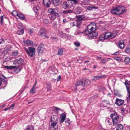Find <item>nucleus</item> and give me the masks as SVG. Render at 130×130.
<instances>
[{
	"label": "nucleus",
	"instance_id": "f257e3e1",
	"mask_svg": "<svg viewBox=\"0 0 130 130\" xmlns=\"http://www.w3.org/2000/svg\"><path fill=\"white\" fill-rule=\"evenodd\" d=\"M96 24L94 23L90 24L87 27V30L83 32H80L78 34L82 33L86 38L92 39L94 37H97V32L95 31L96 30Z\"/></svg>",
	"mask_w": 130,
	"mask_h": 130
},
{
	"label": "nucleus",
	"instance_id": "f03ea898",
	"mask_svg": "<svg viewBox=\"0 0 130 130\" xmlns=\"http://www.w3.org/2000/svg\"><path fill=\"white\" fill-rule=\"evenodd\" d=\"M117 35L116 33H111L110 32H106L105 34H102L100 37L98 41H103L105 39L108 38L111 39L115 38Z\"/></svg>",
	"mask_w": 130,
	"mask_h": 130
},
{
	"label": "nucleus",
	"instance_id": "7ed1b4c3",
	"mask_svg": "<svg viewBox=\"0 0 130 130\" xmlns=\"http://www.w3.org/2000/svg\"><path fill=\"white\" fill-rule=\"evenodd\" d=\"M24 50L28 55L30 57H34L35 54V49L34 47H29L28 49L25 48Z\"/></svg>",
	"mask_w": 130,
	"mask_h": 130
},
{
	"label": "nucleus",
	"instance_id": "20e7f679",
	"mask_svg": "<svg viewBox=\"0 0 130 130\" xmlns=\"http://www.w3.org/2000/svg\"><path fill=\"white\" fill-rule=\"evenodd\" d=\"M5 68L9 69H14V71L16 73H18L22 69V68L20 66H5Z\"/></svg>",
	"mask_w": 130,
	"mask_h": 130
},
{
	"label": "nucleus",
	"instance_id": "39448f33",
	"mask_svg": "<svg viewBox=\"0 0 130 130\" xmlns=\"http://www.w3.org/2000/svg\"><path fill=\"white\" fill-rule=\"evenodd\" d=\"M112 119L113 125H116L118 123V121L119 120V116L116 113H114L110 115Z\"/></svg>",
	"mask_w": 130,
	"mask_h": 130
},
{
	"label": "nucleus",
	"instance_id": "423d86ee",
	"mask_svg": "<svg viewBox=\"0 0 130 130\" xmlns=\"http://www.w3.org/2000/svg\"><path fill=\"white\" fill-rule=\"evenodd\" d=\"M51 122V124L49 125V127L50 130H55L58 128V123L53 122Z\"/></svg>",
	"mask_w": 130,
	"mask_h": 130
},
{
	"label": "nucleus",
	"instance_id": "0eeeda50",
	"mask_svg": "<svg viewBox=\"0 0 130 130\" xmlns=\"http://www.w3.org/2000/svg\"><path fill=\"white\" fill-rule=\"evenodd\" d=\"M47 31L44 28H41L39 33V36L46 38H48V36L46 35Z\"/></svg>",
	"mask_w": 130,
	"mask_h": 130
},
{
	"label": "nucleus",
	"instance_id": "6e6552de",
	"mask_svg": "<svg viewBox=\"0 0 130 130\" xmlns=\"http://www.w3.org/2000/svg\"><path fill=\"white\" fill-rule=\"evenodd\" d=\"M45 50L44 45L42 44H40L37 49V51L38 53V55H39V54H42Z\"/></svg>",
	"mask_w": 130,
	"mask_h": 130
},
{
	"label": "nucleus",
	"instance_id": "1a4fd4ad",
	"mask_svg": "<svg viewBox=\"0 0 130 130\" xmlns=\"http://www.w3.org/2000/svg\"><path fill=\"white\" fill-rule=\"evenodd\" d=\"M48 11L50 14H54L58 16V10L57 9L50 8L48 9Z\"/></svg>",
	"mask_w": 130,
	"mask_h": 130
},
{
	"label": "nucleus",
	"instance_id": "9d476101",
	"mask_svg": "<svg viewBox=\"0 0 130 130\" xmlns=\"http://www.w3.org/2000/svg\"><path fill=\"white\" fill-rule=\"evenodd\" d=\"M119 7H113L111 10V13L113 14L119 15Z\"/></svg>",
	"mask_w": 130,
	"mask_h": 130
},
{
	"label": "nucleus",
	"instance_id": "9b49d317",
	"mask_svg": "<svg viewBox=\"0 0 130 130\" xmlns=\"http://www.w3.org/2000/svg\"><path fill=\"white\" fill-rule=\"evenodd\" d=\"M124 84L126 86L128 94L130 93V82L126 80Z\"/></svg>",
	"mask_w": 130,
	"mask_h": 130
},
{
	"label": "nucleus",
	"instance_id": "f8f14e48",
	"mask_svg": "<svg viewBox=\"0 0 130 130\" xmlns=\"http://www.w3.org/2000/svg\"><path fill=\"white\" fill-rule=\"evenodd\" d=\"M23 62V60L21 58L18 59H17L13 61V63L14 65L20 66L22 64Z\"/></svg>",
	"mask_w": 130,
	"mask_h": 130
},
{
	"label": "nucleus",
	"instance_id": "ddd939ff",
	"mask_svg": "<svg viewBox=\"0 0 130 130\" xmlns=\"http://www.w3.org/2000/svg\"><path fill=\"white\" fill-rule=\"evenodd\" d=\"M117 46L121 49L124 48L125 46L124 41L122 40H120L118 43Z\"/></svg>",
	"mask_w": 130,
	"mask_h": 130
},
{
	"label": "nucleus",
	"instance_id": "4468645a",
	"mask_svg": "<svg viewBox=\"0 0 130 130\" xmlns=\"http://www.w3.org/2000/svg\"><path fill=\"white\" fill-rule=\"evenodd\" d=\"M124 100L117 98L116 100L115 104L118 105L120 106L122 105L124 103Z\"/></svg>",
	"mask_w": 130,
	"mask_h": 130
},
{
	"label": "nucleus",
	"instance_id": "2eb2a0df",
	"mask_svg": "<svg viewBox=\"0 0 130 130\" xmlns=\"http://www.w3.org/2000/svg\"><path fill=\"white\" fill-rule=\"evenodd\" d=\"M67 3L69 5V7L70 8L73 6V3L75 4H76L77 3V0H68Z\"/></svg>",
	"mask_w": 130,
	"mask_h": 130
},
{
	"label": "nucleus",
	"instance_id": "dca6fc26",
	"mask_svg": "<svg viewBox=\"0 0 130 130\" xmlns=\"http://www.w3.org/2000/svg\"><path fill=\"white\" fill-rule=\"evenodd\" d=\"M58 118L57 116L53 115L51 116L50 122H56L58 123Z\"/></svg>",
	"mask_w": 130,
	"mask_h": 130
},
{
	"label": "nucleus",
	"instance_id": "f3484780",
	"mask_svg": "<svg viewBox=\"0 0 130 130\" xmlns=\"http://www.w3.org/2000/svg\"><path fill=\"white\" fill-rule=\"evenodd\" d=\"M83 86H87L89 85L90 84V81L89 80L86 79L85 80L83 79Z\"/></svg>",
	"mask_w": 130,
	"mask_h": 130
},
{
	"label": "nucleus",
	"instance_id": "a211bd4d",
	"mask_svg": "<svg viewBox=\"0 0 130 130\" xmlns=\"http://www.w3.org/2000/svg\"><path fill=\"white\" fill-rule=\"evenodd\" d=\"M119 15L123 14L126 11V9L124 7H119Z\"/></svg>",
	"mask_w": 130,
	"mask_h": 130
},
{
	"label": "nucleus",
	"instance_id": "6ab92c4d",
	"mask_svg": "<svg viewBox=\"0 0 130 130\" xmlns=\"http://www.w3.org/2000/svg\"><path fill=\"white\" fill-rule=\"evenodd\" d=\"M44 5L47 7H50L51 4V2L50 0H43Z\"/></svg>",
	"mask_w": 130,
	"mask_h": 130
},
{
	"label": "nucleus",
	"instance_id": "aec40b11",
	"mask_svg": "<svg viewBox=\"0 0 130 130\" xmlns=\"http://www.w3.org/2000/svg\"><path fill=\"white\" fill-rule=\"evenodd\" d=\"M66 118V114L64 112L63 113H62L60 115L61 120L60 122V123H62L63 122Z\"/></svg>",
	"mask_w": 130,
	"mask_h": 130
},
{
	"label": "nucleus",
	"instance_id": "412c9836",
	"mask_svg": "<svg viewBox=\"0 0 130 130\" xmlns=\"http://www.w3.org/2000/svg\"><path fill=\"white\" fill-rule=\"evenodd\" d=\"M77 19L76 20V22L78 23V24L79 25H80L81 23L80 22L82 21L84 19L81 15H79L77 17Z\"/></svg>",
	"mask_w": 130,
	"mask_h": 130
},
{
	"label": "nucleus",
	"instance_id": "4be33fe9",
	"mask_svg": "<svg viewBox=\"0 0 130 130\" xmlns=\"http://www.w3.org/2000/svg\"><path fill=\"white\" fill-rule=\"evenodd\" d=\"M83 79H81L76 82L75 84V85L76 87L78 86H83Z\"/></svg>",
	"mask_w": 130,
	"mask_h": 130
},
{
	"label": "nucleus",
	"instance_id": "5701e85b",
	"mask_svg": "<svg viewBox=\"0 0 130 130\" xmlns=\"http://www.w3.org/2000/svg\"><path fill=\"white\" fill-rule=\"evenodd\" d=\"M17 17L18 18L20 19L21 20H25L24 15L22 13H20L18 14Z\"/></svg>",
	"mask_w": 130,
	"mask_h": 130
},
{
	"label": "nucleus",
	"instance_id": "b1692460",
	"mask_svg": "<svg viewBox=\"0 0 130 130\" xmlns=\"http://www.w3.org/2000/svg\"><path fill=\"white\" fill-rule=\"evenodd\" d=\"M52 1L54 5L56 6H58L60 4L59 0H52Z\"/></svg>",
	"mask_w": 130,
	"mask_h": 130
},
{
	"label": "nucleus",
	"instance_id": "393cba45",
	"mask_svg": "<svg viewBox=\"0 0 130 130\" xmlns=\"http://www.w3.org/2000/svg\"><path fill=\"white\" fill-rule=\"evenodd\" d=\"M24 43L26 45H32L33 43V42L29 40H27L24 41Z\"/></svg>",
	"mask_w": 130,
	"mask_h": 130
},
{
	"label": "nucleus",
	"instance_id": "a878e982",
	"mask_svg": "<svg viewBox=\"0 0 130 130\" xmlns=\"http://www.w3.org/2000/svg\"><path fill=\"white\" fill-rule=\"evenodd\" d=\"M67 3H68V2H65L63 3V7L64 9H66L67 8H70L69 6V5Z\"/></svg>",
	"mask_w": 130,
	"mask_h": 130
},
{
	"label": "nucleus",
	"instance_id": "bb28decb",
	"mask_svg": "<svg viewBox=\"0 0 130 130\" xmlns=\"http://www.w3.org/2000/svg\"><path fill=\"white\" fill-rule=\"evenodd\" d=\"M73 12V10H64L62 12V13L64 14H68V13H72Z\"/></svg>",
	"mask_w": 130,
	"mask_h": 130
},
{
	"label": "nucleus",
	"instance_id": "cd10ccee",
	"mask_svg": "<svg viewBox=\"0 0 130 130\" xmlns=\"http://www.w3.org/2000/svg\"><path fill=\"white\" fill-rule=\"evenodd\" d=\"M98 7L93 6H88L87 7V9L89 11H91L93 10V9H98Z\"/></svg>",
	"mask_w": 130,
	"mask_h": 130
},
{
	"label": "nucleus",
	"instance_id": "c85d7f7f",
	"mask_svg": "<svg viewBox=\"0 0 130 130\" xmlns=\"http://www.w3.org/2000/svg\"><path fill=\"white\" fill-rule=\"evenodd\" d=\"M58 16V15H55L54 14H50L49 15V18L51 20H54L56 18V17Z\"/></svg>",
	"mask_w": 130,
	"mask_h": 130
},
{
	"label": "nucleus",
	"instance_id": "c756f323",
	"mask_svg": "<svg viewBox=\"0 0 130 130\" xmlns=\"http://www.w3.org/2000/svg\"><path fill=\"white\" fill-rule=\"evenodd\" d=\"M14 104H12L10 107L6 108L4 109V110L5 111L7 110H9L10 109H13L14 108Z\"/></svg>",
	"mask_w": 130,
	"mask_h": 130
},
{
	"label": "nucleus",
	"instance_id": "7c9ffc66",
	"mask_svg": "<svg viewBox=\"0 0 130 130\" xmlns=\"http://www.w3.org/2000/svg\"><path fill=\"white\" fill-rule=\"evenodd\" d=\"M102 103L104 107H106L108 104H109V102L108 101L105 100L102 101Z\"/></svg>",
	"mask_w": 130,
	"mask_h": 130
},
{
	"label": "nucleus",
	"instance_id": "2f4dec72",
	"mask_svg": "<svg viewBox=\"0 0 130 130\" xmlns=\"http://www.w3.org/2000/svg\"><path fill=\"white\" fill-rule=\"evenodd\" d=\"M70 26L72 27H73L75 26H77L78 27L79 24H78V23L76 22H72L70 24Z\"/></svg>",
	"mask_w": 130,
	"mask_h": 130
},
{
	"label": "nucleus",
	"instance_id": "473e14b6",
	"mask_svg": "<svg viewBox=\"0 0 130 130\" xmlns=\"http://www.w3.org/2000/svg\"><path fill=\"white\" fill-rule=\"evenodd\" d=\"M63 51L62 48L59 49L58 50L57 54L60 55H63Z\"/></svg>",
	"mask_w": 130,
	"mask_h": 130
},
{
	"label": "nucleus",
	"instance_id": "72a5a7b5",
	"mask_svg": "<svg viewBox=\"0 0 130 130\" xmlns=\"http://www.w3.org/2000/svg\"><path fill=\"white\" fill-rule=\"evenodd\" d=\"M35 85H34L32 89L30 91V93H35Z\"/></svg>",
	"mask_w": 130,
	"mask_h": 130
},
{
	"label": "nucleus",
	"instance_id": "f704fd0d",
	"mask_svg": "<svg viewBox=\"0 0 130 130\" xmlns=\"http://www.w3.org/2000/svg\"><path fill=\"white\" fill-rule=\"evenodd\" d=\"M25 130H34V127L32 125H29L27 126V128Z\"/></svg>",
	"mask_w": 130,
	"mask_h": 130
},
{
	"label": "nucleus",
	"instance_id": "c9c22d12",
	"mask_svg": "<svg viewBox=\"0 0 130 130\" xmlns=\"http://www.w3.org/2000/svg\"><path fill=\"white\" fill-rule=\"evenodd\" d=\"M123 125L121 124H119L117 127V130H122L123 128Z\"/></svg>",
	"mask_w": 130,
	"mask_h": 130
},
{
	"label": "nucleus",
	"instance_id": "e433bc0d",
	"mask_svg": "<svg viewBox=\"0 0 130 130\" xmlns=\"http://www.w3.org/2000/svg\"><path fill=\"white\" fill-rule=\"evenodd\" d=\"M99 76H95L93 77L92 80H96L100 79Z\"/></svg>",
	"mask_w": 130,
	"mask_h": 130
},
{
	"label": "nucleus",
	"instance_id": "4c0bfd02",
	"mask_svg": "<svg viewBox=\"0 0 130 130\" xmlns=\"http://www.w3.org/2000/svg\"><path fill=\"white\" fill-rule=\"evenodd\" d=\"M46 88L47 90L50 91L51 90V85L50 84H47L46 85Z\"/></svg>",
	"mask_w": 130,
	"mask_h": 130
},
{
	"label": "nucleus",
	"instance_id": "58836bf2",
	"mask_svg": "<svg viewBox=\"0 0 130 130\" xmlns=\"http://www.w3.org/2000/svg\"><path fill=\"white\" fill-rule=\"evenodd\" d=\"M11 14L14 17H16V16H17L18 14L17 11L14 10L11 13Z\"/></svg>",
	"mask_w": 130,
	"mask_h": 130
},
{
	"label": "nucleus",
	"instance_id": "ea45409f",
	"mask_svg": "<svg viewBox=\"0 0 130 130\" xmlns=\"http://www.w3.org/2000/svg\"><path fill=\"white\" fill-rule=\"evenodd\" d=\"M124 61L125 63H128L130 62V59L128 57H126L124 60Z\"/></svg>",
	"mask_w": 130,
	"mask_h": 130
},
{
	"label": "nucleus",
	"instance_id": "a19ab883",
	"mask_svg": "<svg viewBox=\"0 0 130 130\" xmlns=\"http://www.w3.org/2000/svg\"><path fill=\"white\" fill-rule=\"evenodd\" d=\"M24 30L23 29L21 30H19L17 32V34L19 35H22L24 33Z\"/></svg>",
	"mask_w": 130,
	"mask_h": 130
},
{
	"label": "nucleus",
	"instance_id": "79ce46f5",
	"mask_svg": "<svg viewBox=\"0 0 130 130\" xmlns=\"http://www.w3.org/2000/svg\"><path fill=\"white\" fill-rule=\"evenodd\" d=\"M125 51L127 53H130V48L129 46L127 47L125 49Z\"/></svg>",
	"mask_w": 130,
	"mask_h": 130
},
{
	"label": "nucleus",
	"instance_id": "37998d69",
	"mask_svg": "<svg viewBox=\"0 0 130 130\" xmlns=\"http://www.w3.org/2000/svg\"><path fill=\"white\" fill-rule=\"evenodd\" d=\"M90 0H83V1L82 2L85 5H88L90 2Z\"/></svg>",
	"mask_w": 130,
	"mask_h": 130
},
{
	"label": "nucleus",
	"instance_id": "c03bdc74",
	"mask_svg": "<svg viewBox=\"0 0 130 130\" xmlns=\"http://www.w3.org/2000/svg\"><path fill=\"white\" fill-rule=\"evenodd\" d=\"M18 51H15L13 52L12 53V55L13 56H16L18 55Z\"/></svg>",
	"mask_w": 130,
	"mask_h": 130
},
{
	"label": "nucleus",
	"instance_id": "a18cd8bd",
	"mask_svg": "<svg viewBox=\"0 0 130 130\" xmlns=\"http://www.w3.org/2000/svg\"><path fill=\"white\" fill-rule=\"evenodd\" d=\"M38 7H34L33 8V10H34V12L36 13H38Z\"/></svg>",
	"mask_w": 130,
	"mask_h": 130
},
{
	"label": "nucleus",
	"instance_id": "49530a36",
	"mask_svg": "<svg viewBox=\"0 0 130 130\" xmlns=\"http://www.w3.org/2000/svg\"><path fill=\"white\" fill-rule=\"evenodd\" d=\"M65 122L66 123H68L69 125L71 123V122L70 119L68 118H67L65 120Z\"/></svg>",
	"mask_w": 130,
	"mask_h": 130
},
{
	"label": "nucleus",
	"instance_id": "de8ad7c7",
	"mask_svg": "<svg viewBox=\"0 0 130 130\" xmlns=\"http://www.w3.org/2000/svg\"><path fill=\"white\" fill-rule=\"evenodd\" d=\"M28 33L31 35L33 34V30L32 29H29L28 30Z\"/></svg>",
	"mask_w": 130,
	"mask_h": 130
},
{
	"label": "nucleus",
	"instance_id": "09e8293b",
	"mask_svg": "<svg viewBox=\"0 0 130 130\" xmlns=\"http://www.w3.org/2000/svg\"><path fill=\"white\" fill-rule=\"evenodd\" d=\"M76 12H77V13H79L80 12V8H77L76 9Z\"/></svg>",
	"mask_w": 130,
	"mask_h": 130
},
{
	"label": "nucleus",
	"instance_id": "8fccbe9b",
	"mask_svg": "<svg viewBox=\"0 0 130 130\" xmlns=\"http://www.w3.org/2000/svg\"><path fill=\"white\" fill-rule=\"evenodd\" d=\"M74 44L77 47H79L80 45V44L79 42H75L74 43Z\"/></svg>",
	"mask_w": 130,
	"mask_h": 130
},
{
	"label": "nucleus",
	"instance_id": "3c124183",
	"mask_svg": "<svg viewBox=\"0 0 130 130\" xmlns=\"http://www.w3.org/2000/svg\"><path fill=\"white\" fill-rule=\"evenodd\" d=\"M99 76H100V79L102 78H105L106 77V75H102Z\"/></svg>",
	"mask_w": 130,
	"mask_h": 130
},
{
	"label": "nucleus",
	"instance_id": "603ef678",
	"mask_svg": "<svg viewBox=\"0 0 130 130\" xmlns=\"http://www.w3.org/2000/svg\"><path fill=\"white\" fill-rule=\"evenodd\" d=\"M1 24L2 25L3 24V15H2L1 17Z\"/></svg>",
	"mask_w": 130,
	"mask_h": 130
},
{
	"label": "nucleus",
	"instance_id": "864d4df0",
	"mask_svg": "<svg viewBox=\"0 0 130 130\" xmlns=\"http://www.w3.org/2000/svg\"><path fill=\"white\" fill-rule=\"evenodd\" d=\"M101 62L102 63L104 64L106 62V60L104 59H103L101 60Z\"/></svg>",
	"mask_w": 130,
	"mask_h": 130
},
{
	"label": "nucleus",
	"instance_id": "5fc2aeb1",
	"mask_svg": "<svg viewBox=\"0 0 130 130\" xmlns=\"http://www.w3.org/2000/svg\"><path fill=\"white\" fill-rule=\"evenodd\" d=\"M114 58L116 60H117V61H120L121 60V59L119 57H115Z\"/></svg>",
	"mask_w": 130,
	"mask_h": 130
},
{
	"label": "nucleus",
	"instance_id": "6e6d98bb",
	"mask_svg": "<svg viewBox=\"0 0 130 130\" xmlns=\"http://www.w3.org/2000/svg\"><path fill=\"white\" fill-rule=\"evenodd\" d=\"M4 55L2 53H0V58H3L4 57Z\"/></svg>",
	"mask_w": 130,
	"mask_h": 130
},
{
	"label": "nucleus",
	"instance_id": "4d7b16f0",
	"mask_svg": "<svg viewBox=\"0 0 130 130\" xmlns=\"http://www.w3.org/2000/svg\"><path fill=\"white\" fill-rule=\"evenodd\" d=\"M3 80V79L2 78H1L0 77V86L2 85V82Z\"/></svg>",
	"mask_w": 130,
	"mask_h": 130
},
{
	"label": "nucleus",
	"instance_id": "13d9d810",
	"mask_svg": "<svg viewBox=\"0 0 130 130\" xmlns=\"http://www.w3.org/2000/svg\"><path fill=\"white\" fill-rule=\"evenodd\" d=\"M4 42V40L2 39H0V44H1L3 42Z\"/></svg>",
	"mask_w": 130,
	"mask_h": 130
},
{
	"label": "nucleus",
	"instance_id": "bf43d9fd",
	"mask_svg": "<svg viewBox=\"0 0 130 130\" xmlns=\"http://www.w3.org/2000/svg\"><path fill=\"white\" fill-rule=\"evenodd\" d=\"M61 78V77L60 76H59L57 78V80L58 81L60 80V79Z\"/></svg>",
	"mask_w": 130,
	"mask_h": 130
},
{
	"label": "nucleus",
	"instance_id": "052dcab7",
	"mask_svg": "<svg viewBox=\"0 0 130 130\" xmlns=\"http://www.w3.org/2000/svg\"><path fill=\"white\" fill-rule=\"evenodd\" d=\"M115 95L119 97H121V95L119 94V93H116Z\"/></svg>",
	"mask_w": 130,
	"mask_h": 130
},
{
	"label": "nucleus",
	"instance_id": "680f3d73",
	"mask_svg": "<svg viewBox=\"0 0 130 130\" xmlns=\"http://www.w3.org/2000/svg\"><path fill=\"white\" fill-rule=\"evenodd\" d=\"M119 52L118 51V52H115L114 54L115 55H117L119 54Z\"/></svg>",
	"mask_w": 130,
	"mask_h": 130
},
{
	"label": "nucleus",
	"instance_id": "e2e57ef3",
	"mask_svg": "<svg viewBox=\"0 0 130 130\" xmlns=\"http://www.w3.org/2000/svg\"><path fill=\"white\" fill-rule=\"evenodd\" d=\"M3 80V82L6 85L7 84V80Z\"/></svg>",
	"mask_w": 130,
	"mask_h": 130
},
{
	"label": "nucleus",
	"instance_id": "0e129e2a",
	"mask_svg": "<svg viewBox=\"0 0 130 130\" xmlns=\"http://www.w3.org/2000/svg\"><path fill=\"white\" fill-rule=\"evenodd\" d=\"M75 87L74 88V91L75 92H76V91L77 90V88L76 87Z\"/></svg>",
	"mask_w": 130,
	"mask_h": 130
},
{
	"label": "nucleus",
	"instance_id": "69168bd1",
	"mask_svg": "<svg viewBox=\"0 0 130 130\" xmlns=\"http://www.w3.org/2000/svg\"><path fill=\"white\" fill-rule=\"evenodd\" d=\"M55 109L57 110H60V109L57 107H55Z\"/></svg>",
	"mask_w": 130,
	"mask_h": 130
},
{
	"label": "nucleus",
	"instance_id": "338daca9",
	"mask_svg": "<svg viewBox=\"0 0 130 130\" xmlns=\"http://www.w3.org/2000/svg\"><path fill=\"white\" fill-rule=\"evenodd\" d=\"M66 19H63V22H66Z\"/></svg>",
	"mask_w": 130,
	"mask_h": 130
},
{
	"label": "nucleus",
	"instance_id": "774afa93",
	"mask_svg": "<svg viewBox=\"0 0 130 130\" xmlns=\"http://www.w3.org/2000/svg\"><path fill=\"white\" fill-rule=\"evenodd\" d=\"M34 101V100H33V101H31L29 102H28V104H29V103H32V102H33Z\"/></svg>",
	"mask_w": 130,
	"mask_h": 130
}]
</instances>
